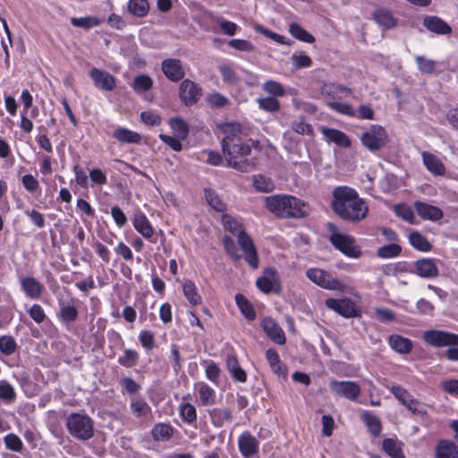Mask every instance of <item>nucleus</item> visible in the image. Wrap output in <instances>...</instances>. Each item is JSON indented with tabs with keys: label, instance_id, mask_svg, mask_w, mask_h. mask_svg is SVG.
Returning <instances> with one entry per match:
<instances>
[{
	"label": "nucleus",
	"instance_id": "nucleus-19",
	"mask_svg": "<svg viewBox=\"0 0 458 458\" xmlns=\"http://www.w3.org/2000/svg\"><path fill=\"white\" fill-rule=\"evenodd\" d=\"M249 141L250 140H247L242 137L239 139V141L234 140L235 147L231 148L229 151L222 150L227 164L238 157H245L250 153L251 146Z\"/></svg>",
	"mask_w": 458,
	"mask_h": 458
},
{
	"label": "nucleus",
	"instance_id": "nucleus-39",
	"mask_svg": "<svg viewBox=\"0 0 458 458\" xmlns=\"http://www.w3.org/2000/svg\"><path fill=\"white\" fill-rule=\"evenodd\" d=\"M131 87L135 92L142 94L153 87V81L148 75H138L134 78Z\"/></svg>",
	"mask_w": 458,
	"mask_h": 458
},
{
	"label": "nucleus",
	"instance_id": "nucleus-32",
	"mask_svg": "<svg viewBox=\"0 0 458 458\" xmlns=\"http://www.w3.org/2000/svg\"><path fill=\"white\" fill-rule=\"evenodd\" d=\"M113 137L121 143L137 144L141 140V136L138 132L122 127L114 131Z\"/></svg>",
	"mask_w": 458,
	"mask_h": 458
},
{
	"label": "nucleus",
	"instance_id": "nucleus-24",
	"mask_svg": "<svg viewBox=\"0 0 458 458\" xmlns=\"http://www.w3.org/2000/svg\"><path fill=\"white\" fill-rule=\"evenodd\" d=\"M435 458H458V447L450 440H440L436 446Z\"/></svg>",
	"mask_w": 458,
	"mask_h": 458
},
{
	"label": "nucleus",
	"instance_id": "nucleus-58",
	"mask_svg": "<svg viewBox=\"0 0 458 458\" xmlns=\"http://www.w3.org/2000/svg\"><path fill=\"white\" fill-rule=\"evenodd\" d=\"M416 63L419 70L423 73H432L436 69L437 63L435 61L421 55L416 57Z\"/></svg>",
	"mask_w": 458,
	"mask_h": 458
},
{
	"label": "nucleus",
	"instance_id": "nucleus-3",
	"mask_svg": "<svg viewBox=\"0 0 458 458\" xmlns=\"http://www.w3.org/2000/svg\"><path fill=\"white\" fill-rule=\"evenodd\" d=\"M222 222L225 230L237 235L238 242L245 254L248 263L253 267H258L257 252L252 240L247 235L242 225L229 215H223Z\"/></svg>",
	"mask_w": 458,
	"mask_h": 458
},
{
	"label": "nucleus",
	"instance_id": "nucleus-45",
	"mask_svg": "<svg viewBox=\"0 0 458 458\" xmlns=\"http://www.w3.org/2000/svg\"><path fill=\"white\" fill-rule=\"evenodd\" d=\"M71 23L74 27L89 30L99 25L100 21L95 16H86L81 18L72 17L71 18Z\"/></svg>",
	"mask_w": 458,
	"mask_h": 458
},
{
	"label": "nucleus",
	"instance_id": "nucleus-56",
	"mask_svg": "<svg viewBox=\"0 0 458 458\" xmlns=\"http://www.w3.org/2000/svg\"><path fill=\"white\" fill-rule=\"evenodd\" d=\"M394 212H395L396 216H400L404 221H407L411 224L413 223L414 218H415L414 214H413L411 208H410L409 206L404 205V204L395 205Z\"/></svg>",
	"mask_w": 458,
	"mask_h": 458
},
{
	"label": "nucleus",
	"instance_id": "nucleus-27",
	"mask_svg": "<svg viewBox=\"0 0 458 458\" xmlns=\"http://www.w3.org/2000/svg\"><path fill=\"white\" fill-rule=\"evenodd\" d=\"M388 344L393 350L401 354H407L412 349V342L399 335H392L388 337Z\"/></svg>",
	"mask_w": 458,
	"mask_h": 458
},
{
	"label": "nucleus",
	"instance_id": "nucleus-35",
	"mask_svg": "<svg viewBox=\"0 0 458 458\" xmlns=\"http://www.w3.org/2000/svg\"><path fill=\"white\" fill-rule=\"evenodd\" d=\"M127 7L130 13L139 18L147 16L149 10L148 0H129Z\"/></svg>",
	"mask_w": 458,
	"mask_h": 458
},
{
	"label": "nucleus",
	"instance_id": "nucleus-16",
	"mask_svg": "<svg viewBox=\"0 0 458 458\" xmlns=\"http://www.w3.org/2000/svg\"><path fill=\"white\" fill-rule=\"evenodd\" d=\"M89 75L94 85L103 90L111 91L116 87L115 78L104 70L93 68Z\"/></svg>",
	"mask_w": 458,
	"mask_h": 458
},
{
	"label": "nucleus",
	"instance_id": "nucleus-50",
	"mask_svg": "<svg viewBox=\"0 0 458 458\" xmlns=\"http://www.w3.org/2000/svg\"><path fill=\"white\" fill-rule=\"evenodd\" d=\"M199 394L202 405H210L216 402L215 391L206 384L200 385Z\"/></svg>",
	"mask_w": 458,
	"mask_h": 458
},
{
	"label": "nucleus",
	"instance_id": "nucleus-28",
	"mask_svg": "<svg viewBox=\"0 0 458 458\" xmlns=\"http://www.w3.org/2000/svg\"><path fill=\"white\" fill-rule=\"evenodd\" d=\"M321 132L329 141L335 142L338 146L344 148L351 146L348 136L339 130L323 127Z\"/></svg>",
	"mask_w": 458,
	"mask_h": 458
},
{
	"label": "nucleus",
	"instance_id": "nucleus-63",
	"mask_svg": "<svg viewBox=\"0 0 458 458\" xmlns=\"http://www.w3.org/2000/svg\"><path fill=\"white\" fill-rule=\"evenodd\" d=\"M223 243L225 250L232 258H233L236 260L241 259V255L239 254L236 244L234 243L233 240L231 237L224 236Z\"/></svg>",
	"mask_w": 458,
	"mask_h": 458
},
{
	"label": "nucleus",
	"instance_id": "nucleus-52",
	"mask_svg": "<svg viewBox=\"0 0 458 458\" xmlns=\"http://www.w3.org/2000/svg\"><path fill=\"white\" fill-rule=\"evenodd\" d=\"M402 251L400 245L396 243H390L378 248L377 256L383 259H390L397 257Z\"/></svg>",
	"mask_w": 458,
	"mask_h": 458
},
{
	"label": "nucleus",
	"instance_id": "nucleus-41",
	"mask_svg": "<svg viewBox=\"0 0 458 458\" xmlns=\"http://www.w3.org/2000/svg\"><path fill=\"white\" fill-rule=\"evenodd\" d=\"M169 124L174 135L178 139L184 140L187 138L189 133V128L187 123L182 118L174 117L170 120Z\"/></svg>",
	"mask_w": 458,
	"mask_h": 458
},
{
	"label": "nucleus",
	"instance_id": "nucleus-46",
	"mask_svg": "<svg viewBox=\"0 0 458 458\" xmlns=\"http://www.w3.org/2000/svg\"><path fill=\"white\" fill-rule=\"evenodd\" d=\"M263 89L272 98L283 97L285 95V89L284 86L275 81H267L263 84Z\"/></svg>",
	"mask_w": 458,
	"mask_h": 458
},
{
	"label": "nucleus",
	"instance_id": "nucleus-64",
	"mask_svg": "<svg viewBox=\"0 0 458 458\" xmlns=\"http://www.w3.org/2000/svg\"><path fill=\"white\" fill-rule=\"evenodd\" d=\"M141 121L148 125H158L161 123L159 115L155 111H144L140 114Z\"/></svg>",
	"mask_w": 458,
	"mask_h": 458
},
{
	"label": "nucleus",
	"instance_id": "nucleus-22",
	"mask_svg": "<svg viewBox=\"0 0 458 458\" xmlns=\"http://www.w3.org/2000/svg\"><path fill=\"white\" fill-rule=\"evenodd\" d=\"M240 452L245 458L253 456L257 452V440L248 431L243 432L238 439Z\"/></svg>",
	"mask_w": 458,
	"mask_h": 458
},
{
	"label": "nucleus",
	"instance_id": "nucleus-12",
	"mask_svg": "<svg viewBox=\"0 0 458 458\" xmlns=\"http://www.w3.org/2000/svg\"><path fill=\"white\" fill-rule=\"evenodd\" d=\"M392 394L412 413L423 417L427 411L423 405L403 387L394 386L391 388Z\"/></svg>",
	"mask_w": 458,
	"mask_h": 458
},
{
	"label": "nucleus",
	"instance_id": "nucleus-23",
	"mask_svg": "<svg viewBox=\"0 0 458 458\" xmlns=\"http://www.w3.org/2000/svg\"><path fill=\"white\" fill-rule=\"evenodd\" d=\"M416 273L420 277L433 278L437 276L438 269L434 260L429 259H421L415 263Z\"/></svg>",
	"mask_w": 458,
	"mask_h": 458
},
{
	"label": "nucleus",
	"instance_id": "nucleus-4",
	"mask_svg": "<svg viewBox=\"0 0 458 458\" xmlns=\"http://www.w3.org/2000/svg\"><path fill=\"white\" fill-rule=\"evenodd\" d=\"M422 339L428 344L434 347L449 346L445 351V357L449 360H458V335L443 330H427L422 335Z\"/></svg>",
	"mask_w": 458,
	"mask_h": 458
},
{
	"label": "nucleus",
	"instance_id": "nucleus-42",
	"mask_svg": "<svg viewBox=\"0 0 458 458\" xmlns=\"http://www.w3.org/2000/svg\"><path fill=\"white\" fill-rule=\"evenodd\" d=\"M409 241L411 245L420 250V251H428L431 250V244L429 242L418 232H413L410 233Z\"/></svg>",
	"mask_w": 458,
	"mask_h": 458
},
{
	"label": "nucleus",
	"instance_id": "nucleus-10",
	"mask_svg": "<svg viewBox=\"0 0 458 458\" xmlns=\"http://www.w3.org/2000/svg\"><path fill=\"white\" fill-rule=\"evenodd\" d=\"M217 128L222 131L225 137L222 140V150L229 151L234 148V140L244 137L242 131V126L239 123L230 122L217 124Z\"/></svg>",
	"mask_w": 458,
	"mask_h": 458
},
{
	"label": "nucleus",
	"instance_id": "nucleus-29",
	"mask_svg": "<svg viewBox=\"0 0 458 458\" xmlns=\"http://www.w3.org/2000/svg\"><path fill=\"white\" fill-rule=\"evenodd\" d=\"M322 94L332 99H341L350 96L352 91L350 89L335 83H326L322 87Z\"/></svg>",
	"mask_w": 458,
	"mask_h": 458
},
{
	"label": "nucleus",
	"instance_id": "nucleus-62",
	"mask_svg": "<svg viewBox=\"0 0 458 458\" xmlns=\"http://www.w3.org/2000/svg\"><path fill=\"white\" fill-rule=\"evenodd\" d=\"M375 315L377 319L382 323L391 322L395 319L394 312L386 308L376 309Z\"/></svg>",
	"mask_w": 458,
	"mask_h": 458
},
{
	"label": "nucleus",
	"instance_id": "nucleus-26",
	"mask_svg": "<svg viewBox=\"0 0 458 458\" xmlns=\"http://www.w3.org/2000/svg\"><path fill=\"white\" fill-rule=\"evenodd\" d=\"M21 288L25 294L31 299H38L40 297L43 286L34 277L27 276L21 279Z\"/></svg>",
	"mask_w": 458,
	"mask_h": 458
},
{
	"label": "nucleus",
	"instance_id": "nucleus-14",
	"mask_svg": "<svg viewBox=\"0 0 458 458\" xmlns=\"http://www.w3.org/2000/svg\"><path fill=\"white\" fill-rule=\"evenodd\" d=\"M329 388L332 393L348 400H355L360 394L359 385L353 381L331 380Z\"/></svg>",
	"mask_w": 458,
	"mask_h": 458
},
{
	"label": "nucleus",
	"instance_id": "nucleus-38",
	"mask_svg": "<svg viewBox=\"0 0 458 458\" xmlns=\"http://www.w3.org/2000/svg\"><path fill=\"white\" fill-rule=\"evenodd\" d=\"M235 301L242 314L249 320H253L256 317V312L250 302L242 295L236 294Z\"/></svg>",
	"mask_w": 458,
	"mask_h": 458
},
{
	"label": "nucleus",
	"instance_id": "nucleus-21",
	"mask_svg": "<svg viewBox=\"0 0 458 458\" xmlns=\"http://www.w3.org/2000/svg\"><path fill=\"white\" fill-rule=\"evenodd\" d=\"M421 157L423 164L431 174L434 175H444L445 174L444 163L436 155L423 151Z\"/></svg>",
	"mask_w": 458,
	"mask_h": 458
},
{
	"label": "nucleus",
	"instance_id": "nucleus-2",
	"mask_svg": "<svg viewBox=\"0 0 458 458\" xmlns=\"http://www.w3.org/2000/svg\"><path fill=\"white\" fill-rule=\"evenodd\" d=\"M265 202L271 213L282 218H304L310 210L306 202L291 195H273L267 197Z\"/></svg>",
	"mask_w": 458,
	"mask_h": 458
},
{
	"label": "nucleus",
	"instance_id": "nucleus-1",
	"mask_svg": "<svg viewBox=\"0 0 458 458\" xmlns=\"http://www.w3.org/2000/svg\"><path fill=\"white\" fill-rule=\"evenodd\" d=\"M332 208L341 218L358 222L367 216L369 208L357 192L346 186H339L333 191Z\"/></svg>",
	"mask_w": 458,
	"mask_h": 458
},
{
	"label": "nucleus",
	"instance_id": "nucleus-36",
	"mask_svg": "<svg viewBox=\"0 0 458 458\" xmlns=\"http://www.w3.org/2000/svg\"><path fill=\"white\" fill-rule=\"evenodd\" d=\"M383 449L391 458H405L402 450V443L396 439L386 438L383 441Z\"/></svg>",
	"mask_w": 458,
	"mask_h": 458
},
{
	"label": "nucleus",
	"instance_id": "nucleus-13",
	"mask_svg": "<svg viewBox=\"0 0 458 458\" xmlns=\"http://www.w3.org/2000/svg\"><path fill=\"white\" fill-rule=\"evenodd\" d=\"M326 305L344 318H357L360 316V310L350 299H327Z\"/></svg>",
	"mask_w": 458,
	"mask_h": 458
},
{
	"label": "nucleus",
	"instance_id": "nucleus-11",
	"mask_svg": "<svg viewBox=\"0 0 458 458\" xmlns=\"http://www.w3.org/2000/svg\"><path fill=\"white\" fill-rule=\"evenodd\" d=\"M202 95L201 87L186 79L182 80L179 86V98L185 106H192L198 102Z\"/></svg>",
	"mask_w": 458,
	"mask_h": 458
},
{
	"label": "nucleus",
	"instance_id": "nucleus-37",
	"mask_svg": "<svg viewBox=\"0 0 458 458\" xmlns=\"http://www.w3.org/2000/svg\"><path fill=\"white\" fill-rule=\"evenodd\" d=\"M182 291L184 296L191 305L196 306L200 303L201 297L199 294L197 287L192 281H185L182 285Z\"/></svg>",
	"mask_w": 458,
	"mask_h": 458
},
{
	"label": "nucleus",
	"instance_id": "nucleus-55",
	"mask_svg": "<svg viewBox=\"0 0 458 458\" xmlns=\"http://www.w3.org/2000/svg\"><path fill=\"white\" fill-rule=\"evenodd\" d=\"M207 102L213 108H221L225 106L229 100L226 97L223 96L220 93L214 92L207 97Z\"/></svg>",
	"mask_w": 458,
	"mask_h": 458
},
{
	"label": "nucleus",
	"instance_id": "nucleus-15",
	"mask_svg": "<svg viewBox=\"0 0 458 458\" xmlns=\"http://www.w3.org/2000/svg\"><path fill=\"white\" fill-rule=\"evenodd\" d=\"M161 70L165 76L173 82L182 81L185 76L184 68L180 59L167 58L161 63Z\"/></svg>",
	"mask_w": 458,
	"mask_h": 458
},
{
	"label": "nucleus",
	"instance_id": "nucleus-53",
	"mask_svg": "<svg viewBox=\"0 0 458 458\" xmlns=\"http://www.w3.org/2000/svg\"><path fill=\"white\" fill-rule=\"evenodd\" d=\"M180 415L187 423H192L197 419L196 409L189 403H184L180 405Z\"/></svg>",
	"mask_w": 458,
	"mask_h": 458
},
{
	"label": "nucleus",
	"instance_id": "nucleus-30",
	"mask_svg": "<svg viewBox=\"0 0 458 458\" xmlns=\"http://www.w3.org/2000/svg\"><path fill=\"white\" fill-rule=\"evenodd\" d=\"M266 358L273 372L284 378L287 375V369L286 367L281 362L276 351L274 349L267 350Z\"/></svg>",
	"mask_w": 458,
	"mask_h": 458
},
{
	"label": "nucleus",
	"instance_id": "nucleus-43",
	"mask_svg": "<svg viewBox=\"0 0 458 458\" xmlns=\"http://www.w3.org/2000/svg\"><path fill=\"white\" fill-rule=\"evenodd\" d=\"M205 198L208 204L217 212H224L225 210V203L214 190H205Z\"/></svg>",
	"mask_w": 458,
	"mask_h": 458
},
{
	"label": "nucleus",
	"instance_id": "nucleus-33",
	"mask_svg": "<svg viewBox=\"0 0 458 458\" xmlns=\"http://www.w3.org/2000/svg\"><path fill=\"white\" fill-rule=\"evenodd\" d=\"M133 226L138 233L147 239L153 235V228L149 221L141 213L135 214L133 218Z\"/></svg>",
	"mask_w": 458,
	"mask_h": 458
},
{
	"label": "nucleus",
	"instance_id": "nucleus-54",
	"mask_svg": "<svg viewBox=\"0 0 458 458\" xmlns=\"http://www.w3.org/2000/svg\"><path fill=\"white\" fill-rule=\"evenodd\" d=\"M327 105L332 110L339 114H343L348 116H355L356 114L355 109L350 104L342 103L339 101H332L328 102Z\"/></svg>",
	"mask_w": 458,
	"mask_h": 458
},
{
	"label": "nucleus",
	"instance_id": "nucleus-6",
	"mask_svg": "<svg viewBox=\"0 0 458 458\" xmlns=\"http://www.w3.org/2000/svg\"><path fill=\"white\" fill-rule=\"evenodd\" d=\"M360 141L364 148L374 153L386 146L388 135L381 125L372 124L361 133Z\"/></svg>",
	"mask_w": 458,
	"mask_h": 458
},
{
	"label": "nucleus",
	"instance_id": "nucleus-25",
	"mask_svg": "<svg viewBox=\"0 0 458 458\" xmlns=\"http://www.w3.org/2000/svg\"><path fill=\"white\" fill-rule=\"evenodd\" d=\"M373 19L380 27L386 30H390L396 26V19L387 9H377L373 13Z\"/></svg>",
	"mask_w": 458,
	"mask_h": 458
},
{
	"label": "nucleus",
	"instance_id": "nucleus-18",
	"mask_svg": "<svg viewBox=\"0 0 458 458\" xmlns=\"http://www.w3.org/2000/svg\"><path fill=\"white\" fill-rule=\"evenodd\" d=\"M414 208L417 214L424 220L430 221H438L443 218V211L433 205L422 202V201H415Z\"/></svg>",
	"mask_w": 458,
	"mask_h": 458
},
{
	"label": "nucleus",
	"instance_id": "nucleus-20",
	"mask_svg": "<svg viewBox=\"0 0 458 458\" xmlns=\"http://www.w3.org/2000/svg\"><path fill=\"white\" fill-rule=\"evenodd\" d=\"M423 25L429 31L438 35H447L452 32V28L437 16H426L423 20Z\"/></svg>",
	"mask_w": 458,
	"mask_h": 458
},
{
	"label": "nucleus",
	"instance_id": "nucleus-48",
	"mask_svg": "<svg viewBox=\"0 0 458 458\" xmlns=\"http://www.w3.org/2000/svg\"><path fill=\"white\" fill-rule=\"evenodd\" d=\"M139 355L136 351L126 349L123 355L118 358V363L125 368H132L138 363Z\"/></svg>",
	"mask_w": 458,
	"mask_h": 458
},
{
	"label": "nucleus",
	"instance_id": "nucleus-7",
	"mask_svg": "<svg viewBox=\"0 0 458 458\" xmlns=\"http://www.w3.org/2000/svg\"><path fill=\"white\" fill-rule=\"evenodd\" d=\"M329 229L333 232L330 242L337 250L351 258L360 257V250L352 236L336 233V226L334 225H329Z\"/></svg>",
	"mask_w": 458,
	"mask_h": 458
},
{
	"label": "nucleus",
	"instance_id": "nucleus-17",
	"mask_svg": "<svg viewBox=\"0 0 458 458\" xmlns=\"http://www.w3.org/2000/svg\"><path fill=\"white\" fill-rule=\"evenodd\" d=\"M261 326L267 335L276 344L283 345L285 344V335L284 330L271 318H266L263 319Z\"/></svg>",
	"mask_w": 458,
	"mask_h": 458
},
{
	"label": "nucleus",
	"instance_id": "nucleus-59",
	"mask_svg": "<svg viewBox=\"0 0 458 458\" xmlns=\"http://www.w3.org/2000/svg\"><path fill=\"white\" fill-rule=\"evenodd\" d=\"M15 391L9 383L0 382V399L11 403L15 399Z\"/></svg>",
	"mask_w": 458,
	"mask_h": 458
},
{
	"label": "nucleus",
	"instance_id": "nucleus-34",
	"mask_svg": "<svg viewBox=\"0 0 458 458\" xmlns=\"http://www.w3.org/2000/svg\"><path fill=\"white\" fill-rule=\"evenodd\" d=\"M151 434L156 441H167L173 437L174 428L169 424L157 423L152 428Z\"/></svg>",
	"mask_w": 458,
	"mask_h": 458
},
{
	"label": "nucleus",
	"instance_id": "nucleus-9",
	"mask_svg": "<svg viewBox=\"0 0 458 458\" xmlns=\"http://www.w3.org/2000/svg\"><path fill=\"white\" fill-rule=\"evenodd\" d=\"M306 276L310 281L327 290H343L344 286L329 272L320 268H310L306 271Z\"/></svg>",
	"mask_w": 458,
	"mask_h": 458
},
{
	"label": "nucleus",
	"instance_id": "nucleus-49",
	"mask_svg": "<svg viewBox=\"0 0 458 458\" xmlns=\"http://www.w3.org/2000/svg\"><path fill=\"white\" fill-rule=\"evenodd\" d=\"M17 349V344L11 335H3L0 337V352L4 355H12Z\"/></svg>",
	"mask_w": 458,
	"mask_h": 458
},
{
	"label": "nucleus",
	"instance_id": "nucleus-61",
	"mask_svg": "<svg viewBox=\"0 0 458 458\" xmlns=\"http://www.w3.org/2000/svg\"><path fill=\"white\" fill-rule=\"evenodd\" d=\"M4 444L10 450L20 452L22 449V442L15 434H8L4 437Z\"/></svg>",
	"mask_w": 458,
	"mask_h": 458
},
{
	"label": "nucleus",
	"instance_id": "nucleus-31",
	"mask_svg": "<svg viewBox=\"0 0 458 458\" xmlns=\"http://www.w3.org/2000/svg\"><path fill=\"white\" fill-rule=\"evenodd\" d=\"M209 417L212 424L216 428H221L225 422L232 421V411L227 408H215L209 411Z\"/></svg>",
	"mask_w": 458,
	"mask_h": 458
},
{
	"label": "nucleus",
	"instance_id": "nucleus-5",
	"mask_svg": "<svg viewBox=\"0 0 458 458\" xmlns=\"http://www.w3.org/2000/svg\"><path fill=\"white\" fill-rule=\"evenodd\" d=\"M69 434L81 441H87L94 436V421L85 413L72 412L66 418Z\"/></svg>",
	"mask_w": 458,
	"mask_h": 458
},
{
	"label": "nucleus",
	"instance_id": "nucleus-60",
	"mask_svg": "<svg viewBox=\"0 0 458 458\" xmlns=\"http://www.w3.org/2000/svg\"><path fill=\"white\" fill-rule=\"evenodd\" d=\"M131 409L133 414L138 418L146 415L150 410L148 403L143 400L132 401L131 403Z\"/></svg>",
	"mask_w": 458,
	"mask_h": 458
},
{
	"label": "nucleus",
	"instance_id": "nucleus-57",
	"mask_svg": "<svg viewBox=\"0 0 458 458\" xmlns=\"http://www.w3.org/2000/svg\"><path fill=\"white\" fill-rule=\"evenodd\" d=\"M259 108L270 113H274L279 110L280 103L276 98L266 97L259 98Z\"/></svg>",
	"mask_w": 458,
	"mask_h": 458
},
{
	"label": "nucleus",
	"instance_id": "nucleus-44",
	"mask_svg": "<svg viewBox=\"0 0 458 458\" xmlns=\"http://www.w3.org/2000/svg\"><path fill=\"white\" fill-rule=\"evenodd\" d=\"M289 31L293 37L304 42L312 43L315 38L297 23L289 25Z\"/></svg>",
	"mask_w": 458,
	"mask_h": 458
},
{
	"label": "nucleus",
	"instance_id": "nucleus-47",
	"mask_svg": "<svg viewBox=\"0 0 458 458\" xmlns=\"http://www.w3.org/2000/svg\"><path fill=\"white\" fill-rule=\"evenodd\" d=\"M291 127L293 131L301 135H311L313 129L311 124L306 123L304 116H300L292 122Z\"/></svg>",
	"mask_w": 458,
	"mask_h": 458
},
{
	"label": "nucleus",
	"instance_id": "nucleus-51",
	"mask_svg": "<svg viewBox=\"0 0 458 458\" xmlns=\"http://www.w3.org/2000/svg\"><path fill=\"white\" fill-rule=\"evenodd\" d=\"M229 166H232L241 172L250 173L256 169V158L251 159H242L237 161L236 159L227 164Z\"/></svg>",
	"mask_w": 458,
	"mask_h": 458
},
{
	"label": "nucleus",
	"instance_id": "nucleus-40",
	"mask_svg": "<svg viewBox=\"0 0 458 458\" xmlns=\"http://www.w3.org/2000/svg\"><path fill=\"white\" fill-rule=\"evenodd\" d=\"M361 419L369 428V431L375 437L378 436L381 432V423L379 420L369 411H363Z\"/></svg>",
	"mask_w": 458,
	"mask_h": 458
},
{
	"label": "nucleus",
	"instance_id": "nucleus-8",
	"mask_svg": "<svg viewBox=\"0 0 458 458\" xmlns=\"http://www.w3.org/2000/svg\"><path fill=\"white\" fill-rule=\"evenodd\" d=\"M259 291L265 294L280 295L283 291L282 281L275 267H266L259 276Z\"/></svg>",
	"mask_w": 458,
	"mask_h": 458
}]
</instances>
